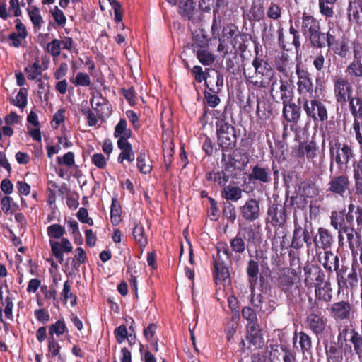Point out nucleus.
I'll list each match as a JSON object with an SVG mask.
<instances>
[{
  "instance_id": "obj_1",
  "label": "nucleus",
  "mask_w": 362,
  "mask_h": 362,
  "mask_svg": "<svg viewBox=\"0 0 362 362\" xmlns=\"http://www.w3.org/2000/svg\"><path fill=\"white\" fill-rule=\"evenodd\" d=\"M243 75L247 82L259 88L271 86V92L277 85L278 76L267 62L255 57L252 62V66L244 68Z\"/></svg>"
},
{
  "instance_id": "obj_2",
  "label": "nucleus",
  "mask_w": 362,
  "mask_h": 362,
  "mask_svg": "<svg viewBox=\"0 0 362 362\" xmlns=\"http://www.w3.org/2000/svg\"><path fill=\"white\" fill-rule=\"evenodd\" d=\"M216 127L219 146L223 150L234 148L237 142L235 128L222 117L217 119Z\"/></svg>"
},
{
  "instance_id": "obj_3",
  "label": "nucleus",
  "mask_w": 362,
  "mask_h": 362,
  "mask_svg": "<svg viewBox=\"0 0 362 362\" xmlns=\"http://www.w3.org/2000/svg\"><path fill=\"white\" fill-rule=\"evenodd\" d=\"M331 160L334 161L341 173L346 172L347 164L354 157L351 147L347 144L336 142L329 148Z\"/></svg>"
},
{
  "instance_id": "obj_4",
  "label": "nucleus",
  "mask_w": 362,
  "mask_h": 362,
  "mask_svg": "<svg viewBox=\"0 0 362 362\" xmlns=\"http://www.w3.org/2000/svg\"><path fill=\"white\" fill-rule=\"evenodd\" d=\"M318 260L327 272L332 273L333 271L337 272V279L339 289L342 285H345L346 281L344 274L348 268L339 269V259L337 255L331 251H325L319 255Z\"/></svg>"
},
{
  "instance_id": "obj_5",
  "label": "nucleus",
  "mask_w": 362,
  "mask_h": 362,
  "mask_svg": "<svg viewBox=\"0 0 362 362\" xmlns=\"http://www.w3.org/2000/svg\"><path fill=\"white\" fill-rule=\"evenodd\" d=\"M302 105L307 116L314 121H326L328 118L327 110L325 105L315 98H302L298 103Z\"/></svg>"
},
{
  "instance_id": "obj_6",
  "label": "nucleus",
  "mask_w": 362,
  "mask_h": 362,
  "mask_svg": "<svg viewBox=\"0 0 362 362\" xmlns=\"http://www.w3.org/2000/svg\"><path fill=\"white\" fill-rule=\"evenodd\" d=\"M255 235V230L250 227H245L238 230L236 236L230 242L233 251L235 253H243L246 246L248 247L253 242Z\"/></svg>"
},
{
  "instance_id": "obj_7",
  "label": "nucleus",
  "mask_w": 362,
  "mask_h": 362,
  "mask_svg": "<svg viewBox=\"0 0 362 362\" xmlns=\"http://www.w3.org/2000/svg\"><path fill=\"white\" fill-rule=\"evenodd\" d=\"M296 74L298 76V91L300 94L298 100V103L301 101L302 98H313V86L310 74L303 69H300L298 66Z\"/></svg>"
},
{
  "instance_id": "obj_8",
  "label": "nucleus",
  "mask_w": 362,
  "mask_h": 362,
  "mask_svg": "<svg viewBox=\"0 0 362 362\" xmlns=\"http://www.w3.org/2000/svg\"><path fill=\"white\" fill-rule=\"evenodd\" d=\"M341 173V175L330 177L327 191L331 194L344 197L349 189L350 180L346 172Z\"/></svg>"
},
{
  "instance_id": "obj_9",
  "label": "nucleus",
  "mask_w": 362,
  "mask_h": 362,
  "mask_svg": "<svg viewBox=\"0 0 362 362\" xmlns=\"http://www.w3.org/2000/svg\"><path fill=\"white\" fill-rule=\"evenodd\" d=\"M304 243H306L308 247L312 244L311 236L307 228V223L305 222L304 226H302V224L299 223L296 218H295L294 230L291 245L295 249H300L303 247Z\"/></svg>"
},
{
  "instance_id": "obj_10",
  "label": "nucleus",
  "mask_w": 362,
  "mask_h": 362,
  "mask_svg": "<svg viewBox=\"0 0 362 362\" xmlns=\"http://www.w3.org/2000/svg\"><path fill=\"white\" fill-rule=\"evenodd\" d=\"M334 91L336 100L340 103H345L351 97L352 86L347 79L337 77L334 81Z\"/></svg>"
},
{
  "instance_id": "obj_11",
  "label": "nucleus",
  "mask_w": 362,
  "mask_h": 362,
  "mask_svg": "<svg viewBox=\"0 0 362 362\" xmlns=\"http://www.w3.org/2000/svg\"><path fill=\"white\" fill-rule=\"evenodd\" d=\"M330 313L336 320H348L354 314L353 306L348 301H339L331 305Z\"/></svg>"
},
{
  "instance_id": "obj_12",
  "label": "nucleus",
  "mask_w": 362,
  "mask_h": 362,
  "mask_svg": "<svg viewBox=\"0 0 362 362\" xmlns=\"http://www.w3.org/2000/svg\"><path fill=\"white\" fill-rule=\"evenodd\" d=\"M242 217L248 221H254L260 216L259 202L255 199H249L240 207Z\"/></svg>"
},
{
  "instance_id": "obj_13",
  "label": "nucleus",
  "mask_w": 362,
  "mask_h": 362,
  "mask_svg": "<svg viewBox=\"0 0 362 362\" xmlns=\"http://www.w3.org/2000/svg\"><path fill=\"white\" fill-rule=\"evenodd\" d=\"M90 104L92 109L95 111L99 118L102 119L110 115V105L100 94L93 95Z\"/></svg>"
},
{
  "instance_id": "obj_14",
  "label": "nucleus",
  "mask_w": 362,
  "mask_h": 362,
  "mask_svg": "<svg viewBox=\"0 0 362 362\" xmlns=\"http://www.w3.org/2000/svg\"><path fill=\"white\" fill-rule=\"evenodd\" d=\"M268 219L274 226H281L286 221V209L281 204H273L267 211Z\"/></svg>"
},
{
  "instance_id": "obj_15",
  "label": "nucleus",
  "mask_w": 362,
  "mask_h": 362,
  "mask_svg": "<svg viewBox=\"0 0 362 362\" xmlns=\"http://www.w3.org/2000/svg\"><path fill=\"white\" fill-rule=\"evenodd\" d=\"M287 38L292 39V42H285L283 29H280L279 30V43L282 49L290 50L292 46H294L296 49L300 47V42L299 33L292 25L289 28V34L287 35Z\"/></svg>"
},
{
  "instance_id": "obj_16",
  "label": "nucleus",
  "mask_w": 362,
  "mask_h": 362,
  "mask_svg": "<svg viewBox=\"0 0 362 362\" xmlns=\"http://www.w3.org/2000/svg\"><path fill=\"white\" fill-rule=\"evenodd\" d=\"M328 46L341 57H346L349 53L348 42L344 37L336 39L331 32H328Z\"/></svg>"
},
{
  "instance_id": "obj_17",
  "label": "nucleus",
  "mask_w": 362,
  "mask_h": 362,
  "mask_svg": "<svg viewBox=\"0 0 362 362\" xmlns=\"http://www.w3.org/2000/svg\"><path fill=\"white\" fill-rule=\"evenodd\" d=\"M306 325L315 334H318L325 330L326 320L320 315L311 313L307 317Z\"/></svg>"
},
{
  "instance_id": "obj_18",
  "label": "nucleus",
  "mask_w": 362,
  "mask_h": 362,
  "mask_svg": "<svg viewBox=\"0 0 362 362\" xmlns=\"http://www.w3.org/2000/svg\"><path fill=\"white\" fill-rule=\"evenodd\" d=\"M313 242L316 247L327 249L331 247L333 243V237L327 229L320 227L318 228L317 235L314 237Z\"/></svg>"
},
{
  "instance_id": "obj_19",
  "label": "nucleus",
  "mask_w": 362,
  "mask_h": 362,
  "mask_svg": "<svg viewBox=\"0 0 362 362\" xmlns=\"http://www.w3.org/2000/svg\"><path fill=\"white\" fill-rule=\"evenodd\" d=\"M331 225L338 230L339 240L341 241L343 239V232L346 228H349V226H346L344 219V214L343 211L337 212L332 211L331 214Z\"/></svg>"
},
{
  "instance_id": "obj_20",
  "label": "nucleus",
  "mask_w": 362,
  "mask_h": 362,
  "mask_svg": "<svg viewBox=\"0 0 362 362\" xmlns=\"http://www.w3.org/2000/svg\"><path fill=\"white\" fill-rule=\"evenodd\" d=\"M117 146L121 150L117 160L119 163H122L124 160L132 163L134 160V153L132 150V146L129 141L124 142V141H117Z\"/></svg>"
},
{
  "instance_id": "obj_21",
  "label": "nucleus",
  "mask_w": 362,
  "mask_h": 362,
  "mask_svg": "<svg viewBox=\"0 0 362 362\" xmlns=\"http://www.w3.org/2000/svg\"><path fill=\"white\" fill-rule=\"evenodd\" d=\"M348 16L350 21L362 23V0H349Z\"/></svg>"
},
{
  "instance_id": "obj_22",
  "label": "nucleus",
  "mask_w": 362,
  "mask_h": 362,
  "mask_svg": "<svg viewBox=\"0 0 362 362\" xmlns=\"http://www.w3.org/2000/svg\"><path fill=\"white\" fill-rule=\"evenodd\" d=\"M317 299L324 302H329L332 298V287L329 281H325L322 285H314Z\"/></svg>"
},
{
  "instance_id": "obj_23",
  "label": "nucleus",
  "mask_w": 362,
  "mask_h": 362,
  "mask_svg": "<svg viewBox=\"0 0 362 362\" xmlns=\"http://www.w3.org/2000/svg\"><path fill=\"white\" fill-rule=\"evenodd\" d=\"M320 30L318 21L311 16L304 13L302 18L301 30L305 35H310Z\"/></svg>"
},
{
  "instance_id": "obj_24",
  "label": "nucleus",
  "mask_w": 362,
  "mask_h": 362,
  "mask_svg": "<svg viewBox=\"0 0 362 362\" xmlns=\"http://www.w3.org/2000/svg\"><path fill=\"white\" fill-rule=\"evenodd\" d=\"M27 121L28 124L33 125V128H30L29 125L28 126V133L30 136L37 141H41V132L39 129V121L38 117L37 114L33 111H31L27 117Z\"/></svg>"
},
{
  "instance_id": "obj_25",
  "label": "nucleus",
  "mask_w": 362,
  "mask_h": 362,
  "mask_svg": "<svg viewBox=\"0 0 362 362\" xmlns=\"http://www.w3.org/2000/svg\"><path fill=\"white\" fill-rule=\"evenodd\" d=\"M346 73L351 78H362V61L356 52L354 60L346 67Z\"/></svg>"
},
{
  "instance_id": "obj_26",
  "label": "nucleus",
  "mask_w": 362,
  "mask_h": 362,
  "mask_svg": "<svg viewBox=\"0 0 362 362\" xmlns=\"http://www.w3.org/2000/svg\"><path fill=\"white\" fill-rule=\"evenodd\" d=\"M178 13L184 18H192L195 10L193 0H178Z\"/></svg>"
},
{
  "instance_id": "obj_27",
  "label": "nucleus",
  "mask_w": 362,
  "mask_h": 362,
  "mask_svg": "<svg viewBox=\"0 0 362 362\" xmlns=\"http://www.w3.org/2000/svg\"><path fill=\"white\" fill-rule=\"evenodd\" d=\"M283 115L288 122H298L300 117V108L295 103L284 104Z\"/></svg>"
},
{
  "instance_id": "obj_28",
  "label": "nucleus",
  "mask_w": 362,
  "mask_h": 362,
  "mask_svg": "<svg viewBox=\"0 0 362 362\" xmlns=\"http://www.w3.org/2000/svg\"><path fill=\"white\" fill-rule=\"evenodd\" d=\"M247 274L248 276V282L250 284L252 296H253V292L255 291V287L257 284L258 279L257 276L259 274V265L256 261L251 259L248 262L247 267Z\"/></svg>"
},
{
  "instance_id": "obj_29",
  "label": "nucleus",
  "mask_w": 362,
  "mask_h": 362,
  "mask_svg": "<svg viewBox=\"0 0 362 362\" xmlns=\"http://www.w3.org/2000/svg\"><path fill=\"white\" fill-rule=\"evenodd\" d=\"M271 171L269 168H264L258 165H255L250 174L252 179L263 183H267L271 180Z\"/></svg>"
},
{
  "instance_id": "obj_30",
  "label": "nucleus",
  "mask_w": 362,
  "mask_h": 362,
  "mask_svg": "<svg viewBox=\"0 0 362 362\" xmlns=\"http://www.w3.org/2000/svg\"><path fill=\"white\" fill-rule=\"evenodd\" d=\"M127 124L124 119H121L119 123L115 127L114 136L119 138L117 141H128V139L131 137L132 131L127 128Z\"/></svg>"
},
{
  "instance_id": "obj_31",
  "label": "nucleus",
  "mask_w": 362,
  "mask_h": 362,
  "mask_svg": "<svg viewBox=\"0 0 362 362\" xmlns=\"http://www.w3.org/2000/svg\"><path fill=\"white\" fill-rule=\"evenodd\" d=\"M353 172L356 194L362 195V160L353 163Z\"/></svg>"
},
{
  "instance_id": "obj_32",
  "label": "nucleus",
  "mask_w": 362,
  "mask_h": 362,
  "mask_svg": "<svg viewBox=\"0 0 362 362\" xmlns=\"http://www.w3.org/2000/svg\"><path fill=\"white\" fill-rule=\"evenodd\" d=\"M343 233L346 235L349 247L352 253L354 254L356 250L361 245L360 235L352 227L346 228Z\"/></svg>"
},
{
  "instance_id": "obj_33",
  "label": "nucleus",
  "mask_w": 362,
  "mask_h": 362,
  "mask_svg": "<svg viewBox=\"0 0 362 362\" xmlns=\"http://www.w3.org/2000/svg\"><path fill=\"white\" fill-rule=\"evenodd\" d=\"M222 196L227 200L237 202L242 197V189L238 186L229 185L223 189Z\"/></svg>"
},
{
  "instance_id": "obj_34",
  "label": "nucleus",
  "mask_w": 362,
  "mask_h": 362,
  "mask_svg": "<svg viewBox=\"0 0 362 362\" xmlns=\"http://www.w3.org/2000/svg\"><path fill=\"white\" fill-rule=\"evenodd\" d=\"M229 264H218L215 262V279L216 284L225 281L230 279V274L228 271Z\"/></svg>"
},
{
  "instance_id": "obj_35",
  "label": "nucleus",
  "mask_w": 362,
  "mask_h": 362,
  "mask_svg": "<svg viewBox=\"0 0 362 362\" xmlns=\"http://www.w3.org/2000/svg\"><path fill=\"white\" fill-rule=\"evenodd\" d=\"M133 235L136 243L141 249L145 248L148 244V238L145 234L144 228L141 225L136 224L133 229Z\"/></svg>"
},
{
  "instance_id": "obj_36",
  "label": "nucleus",
  "mask_w": 362,
  "mask_h": 362,
  "mask_svg": "<svg viewBox=\"0 0 362 362\" xmlns=\"http://www.w3.org/2000/svg\"><path fill=\"white\" fill-rule=\"evenodd\" d=\"M310 40L314 47L322 48L325 47L326 44L328 45V33L327 35L321 33L320 30L311 33L309 35Z\"/></svg>"
},
{
  "instance_id": "obj_37",
  "label": "nucleus",
  "mask_w": 362,
  "mask_h": 362,
  "mask_svg": "<svg viewBox=\"0 0 362 362\" xmlns=\"http://www.w3.org/2000/svg\"><path fill=\"white\" fill-rule=\"evenodd\" d=\"M206 177L208 180L216 182L221 186H225L229 180V176L223 170L209 172Z\"/></svg>"
},
{
  "instance_id": "obj_38",
  "label": "nucleus",
  "mask_w": 362,
  "mask_h": 362,
  "mask_svg": "<svg viewBox=\"0 0 362 362\" xmlns=\"http://www.w3.org/2000/svg\"><path fill=\"white\" fill-rule=\"evenodd\" d=\"M24 71L27 73V78L29 80L40 81L42 75V67L38 62H34L26 67Z\"/></svg>"
},
{
  "instance_id": "obj_39",
  "label": "nucleus",
  "mask_w": 362,
  "mask_h": 362,
  "mask_svg": "<svg viewBox=\"0 0 362 362\" xmlns=\"http://www.w3.org/2000/svg\"><path fill=\"white\" fill-rule=\"evenodd\" d=\"M348 100L350 110L355 119L356 118L362 119V99L358 97H351Z\"/></svg>"
},
{
  "instance_id": "obj_40",
  "label": "nucleus",
  "mask_w": 362,
  "mask_h": 362,
  "mask_svg": "<svg viewBox=\"0 0 362 362\" xmlns=\"http://www.w3.org/2000/svg\"><path fill=\"white\" fill-rule=\"evenodd\" d=\"M197 57L199 62L204 66H210L215 61V56L206 49H197Z\"/></svg>"
},
{
  "instance_id": "obj_41",
  "label": "nucleus",
  "mask_w": 362,
  "mask_h": 362,
  "mask_svg": "<svg viewBox=\"0 0 362 362\" xmlns=\"http://www.w3.org/2000/svg\"><path fill=\"white\" fill-rule=\"evenodd\" d=\"M16 22V28L18 34H16V33H11L8 37V41L10 42V45L18 47L21 45V39L23 37V23L19 19H17Z\"/></svg>"
},
{
  "instance_id": "obj_42",
  "label": "nucleus",
  "mask_w": 362,
  "mask_h": 362,
  "mask_svg": "<svg viewBox=\"0 0 362 362\" xmlns=\"http://www.w3.org/2000/svg\"><path fill=\"white\" fill-rule=\"evenodd\" d=\"M280 93H281V100L284 104H288L290 103L292 98V92L290 89V85L288 81H284L280 80Z\"/></svg>"
},
{
  "instance_id": "obj_43",
  "label": "nucleus",
  "mask_w": 362,
  "mask_h": 362,
  "mask_svg": "<svg viewBox=\"0 0 362 362\" xmlns=\"http://www.w3.org/2000/svg\"><path fill=\"white\" fill-rule=\"evenodd\" d=\"M27 11L29 17L34 25L35 31L39 30L42 23H43V20L40 14L39 9L35 7H29Z\"/></svg>"
},
{
  "instance_id": "obj_44",
  "label": "nucleus",
  "mask_w": 362,
  "mask_h": 362,
  "mask_svg": "<svg viewBox=\"0 0 362 362\" xmlns=\"http://www.w3.org/2000/svg\"><path fill=\"white\" fill-rule=\"evenodd\" d=\"M111 222L113 225H118L120 221V205L117 199H112L110 209Z\"/></svg>"
},
{
  "instance_id": "obj_45",
  "label": "nucleus",
  "mask_w": 362,
  "mask_h": 362,
  "mask_svg": "<svg viewBox=\"0 0 362 362\" xmlns=\"http://www.w3.org/2000/svg\"><path fill=\"white\" fill-rule=\"evenodd\" d=\"M349 341L353 344L354 351L361 358L362 356V335L358 332H351V339Z\"/></svg>"
},
{
  "instance_id": "obj_46",
  "label": "nucleus",
  "mask_w": 362,
  "mask_h": 362,
  "mask_svg": "<svg viewBox=\"0 0 362 362\" xmlns=\"http://www.w3.org/2000/svg\"><path fill=\"white\" fill-rule=\"evenodd\" d=\"M246 339L249 342L250 347L252 346L255 349H259L264 344L261 332L247 334Z\"/></svg>"
},
{
  "instance_id": "obj_47",
  "label": "nucleus",
  "mask_w": 362,
  "mask_h": 362,
  "mask_svg": "<svg viewBox=\"0 0 362 362\" xmlns=\"http://www.w3.org/2000/svg\"><path fill=\"white\" fill-rule=\"evenodd\" d=\"M279 285L284 292L289 291L293 285V277L289 272H284L279 279Z\"/></svg>"
},
{
  "instance_id": "obj_48",
  "label": "nucleus",
  "mask_w": 362,
  "mask_h": 362,
  "mask_svg": "<svg viewBox=\"0 0 362 362\" xmlns=\"http://www.w3.org/2000/svg\"><path fill=\"white\" fill-rule=\"evenodd\" d=\"M71 283L66 281L64 284V288L61 293V296L64 300L66 302L68 299H71V305L74 306L76 304V298L71 291Z\"/></svg>"
},
{
  "instance_id": "obj_49",
  "label": "nucleus",
  "mask_w": 362,
  "mask_h": 362,
  "mask_svg": "<svg viewBox=\"0 0 362 362\" xmlns=\"http://www.w3.org/2000/svg\"><path fill=\"white\" fill-rule=\"evenodd\" d=\"M62 42L57 39H54L46 45V51L53 57H58L61 54Z\"/></svg>"
},
{
  "instance_id": "obj_50",
  "label": "nucleus",
  "mask_w": 362,
  "mask_h": 362,
  "mask_svg": "<svg viewBox=\"0 0 362 362\" xmlns=\"http://www.w3.org/2000/svg\"><path fill=\"white\" fill-rule=\"evenodd\" d=\"M51 250L54 257L58 259L59 263H62L64 261L63 257V247L62 242L50 240Z\"/></svg>"
},
{
  "instance_id": "obj_51",
  "label": "nucleus",
  "mask_w": 362,
  "mask_h": 362,
  "mask_svg": "<svg viewBox=\"0 0 362 362\" xmlns=\"http://www.w3.org/2000/svg\"><path fill=\"white\" fill-rule=\"evenodd\" d=\"M299 344L300 345L303 353L308 352L312 349L311 338L304 332L298 333Z\"/></svg>"
},
{
  "instance_id": "obj_52",
  "label": "nucleus",
  "mask_w": 362,
  "mask_h": 362,
  "mask_svg": "<svg viewBox=\"0 0 362 362\" xmlns=\"http://www.w3.org/2000/svg\"><path fill=\"white\" fill-rule=\"evenodd\" d=\"M215 262L221 264H229L230 263V255L228 250L224 247L221 249H218L217 257L214 258V264Z\"/></svg>"
},
{
  "instance_id": "obj_53",
  "label": "nucleus",
  "mask_w": 362,
  "mask_h": 362,
  "mask_svg": "<svg viewBox=\"0 0 362 362\" xmlns=\"http://www.w3.org/2000/svg\"><path fill=\"white\" fill-rule=\"evenodd\" d=\"M145 157V153L141 151L136 158L137 167L141 173L147 174L151 172L152 168L151 165L146 163Z\"/></svg>"
},
{
  "instance_id": "obj_54",
  "label": "nucleus",
  "mask_w": 362,
  "mask_h": 362,
  "mask_svg": "<svg viewBox=\"0 0 362 362\" xmlns=\"http://www.w3.org/2000/svg\"><path fill=\"white\" fill-rule=\"evenodd\" d=\"M64 228L59 224H52L47 228V233L49 237L59 239L64 234Z\"/></svg>"
},
{
  "instance_id": "obj_55",
  "label": "nucleus",
  "mask_w": 362,
  "mask_h": 362,
  "mask_svg": "<svg viewBox=\"0 0 362 362\" xmlns=\"http://www.w3.org/2000/svg\"><path fill=\"white\" fill-rule=\"evenodd\" d=\"M326 354L329 358L335 360L338 362L342 358L339 349L334 344H331L329 346H326Z\"/></svg>"
},
{
  "instance_id": "obj_56",
  "label": "nucleus",
  "mask_w": 362,
  "mask_h": 362,
  "mask_svg": "<svg viewBox=\"0 0 362 362\" xmlns=\"http://www.w3.org/2000/svg\"><path fill=\"white\" fill-rule=\"evenodd\" d=\"M281 8L277 4L272 3L268 8L267 15L269 18L277 20L281 17Z\"/></svg>"
},
{
  "instance_id": "obj_57",
  "label": "nucleus",
  "mask_w": 362,
  "mask_h": 362,
  "mask_svg": "<svg viewBox=\"0 0 362 362\" xmlns=\"http://www.w3.org/2000/svg\"><path fill=\"white\" fill-rule=\"evenodd\" d=\"M48 349L52 357H55L59 354L60 346L53 337L49 339Z\"/></svg>"
},
{
  "instance_id": "obj_58",
  "label": "nucleus",
  "mask_w": 362,
  "mask_h": 362,
  "mask_svg": "<svg viewBox=\"0 0 362 362\" xmlns=\"http://www.w3.org/2000/svg\"><path fill=\"white\" fill-rule=\"evenodd\" d=\"M344 279L346 281V284L345 285H342L341 288L343 286H347V284H349L351 288L356 286L358 284V276L356 270L352 268L348 274L347 278L346 279L344 277Z\"/></svg>"
},
{
  "instance_id": "obj_59",
  "label": "nucleus",
  "mask_w": 362,
  "mask_h": 362,
  "mask_svg": "<svg viewBox=\"0 0 362 362\" xmlns=\"http://www.w3.org/2000/svg\"><path fill=\"white\" fill-rule=\"evenodd\" d=\"M66 329L65 323L61 320H58L55 324L49 327V334L52 335L56 334L57 336L62 334Z\"/></svg>"
},
{
  "instance_id": "obj_60",
  "label": "nucleus",
  "mask_w": 362,
  "mask_h": 362,
  "mask_svg": "<svg viewBox=\"0 0 362 362\" xmlns=\"http://www.w3.org/2000/svg\"><path fill=\"white\" fill-rule=\"evenodd\" d=\"M223 214L228 219L234 221L236 218L235 206L231 203H227L223 209Z\"/></svg>"
},
{
  "instance_id": "obj_61",
  "label": "nucleus",
  "mask_w": 362,
  "mask_h": 362,
  "mask_svg": "<svg viewBox=\"0 0 362 362\" xmlns=\"http://www.w3.org/2000/svg\"><path fill=\"white\" fill-rule=\"evenodd\" d=\"M57 163L71 167L74 164V154L72 152L65 153L63 157H57Z\"/></svg>"
},
{
  "instance_id": "obj_62",
  "label": "nucleus",
  "mask_w": 362,
  "mask_h": 362,
  "mask_svg": "<svg viewBox=\"0 0 362 362\" xmlns=\"http://www.w3.org/2000/svg\"><path fill=\"white\" fill-rule=\"evenodd\" d=\"M115 334L118 343H122L128 335V332L125 325H120L115 330Z\"/></svg>"
},
{
  "instance_id": "obj_63",
  "label": "nucleus",
  "mask_w": 362,
  "mask_h": 362,
  "mask_svg": "<svg viewBox=\"0 0 362 362\" xmlns=\"http://www.w3.org/2000/svg\"><path fill=\"white\" fill-rule=\"evenodd\" d=\"M82 113L86 117L88 124L89 126H95L98 122L97 114L95 115L89 108H83Z\"/></svg>"
},
{
  "instance_id": "obj_64",
  "label": "nucleus",
  "mask_w": 362,
  "mask_h": 362,
  "mask_svg": "<svg viewBox=\"0 0 362 362\" xmlns=\"http://www.w3.org/2000/svg\"><path fill=\"white\" fill-rule=\"evenodd\" d=\"M52 15L53 16V18L54 19L55 22L59 25H64L66 23V17L62 12V10L58 9L57 7H55L54 10L52 11Z\"/></svg>"
}]
</instances>
